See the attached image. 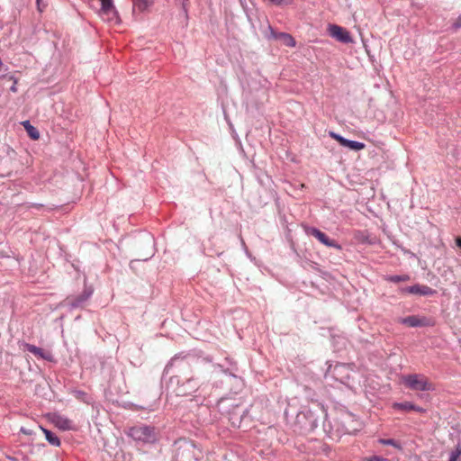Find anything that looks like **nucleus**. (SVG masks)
Wrapping results in <instances>:
<instances>
[{
    "label": "nucleus",
    "mask_w": 461,
    "mask_h": 461,
    "mask_svg": "<svg viewBox=\"0 0 461 461\" xmlns=\"http://www.w3.org/2000/svg\"><path fill=\"white\" fill-rule=\"evenodd\" d=\"M137 446L145 447L154 445L159 440V432L154 427L147 424H138L128 428L125 431Z\"/></svg>",
    "instance_id": "obj_1"
},
{
    "label": "nucleus",
    "mask_w": 461,
    "mask_h": 461,
    "mask_svg": "<svg viewBox=\"0 0 461 461\" xmlns=\"http://www.w3.org/2000/svg\"><path fill=\"white\" fill-rule=\"evenodd\" d=\"M403 384L412 391H434L435 386L422 374H409L402 376Z\"/></svg>",
    "instance_id": "obj_2"
},
{
    "label": "nucleus",
    "mask_w": 461,
    "mask_h": 461,
    "mask_svg": "<svg viewBox=\"0 0 461 461\" xmlns=\"http://www.w3.org/2000/svg\"><path fill=\"white\" fill-rule=\"evenodd\" d=\"M352 366L353 365L350 364H337L332 370V376L342 384L351 388L356 375Z\"/></svg>",
    "instance_id": "obj_3"
},
{
    "label": "nucleus",
    "mask_w": 461,
    "mask_h": 461,
    "mask_svg": "<svg viewBox=\"0 0 461 461\" xmlns=\"http://www.w3.org/2000/svg\"><path fill=\"white\" fill-rule=\"evenodd\" d=\"M169 384L171 385L174 384L178 385L175 390L177 396H186L192 394L193 393L203 391L202 385L199 384L198 379L194 377H191L183 384H179V378L177 376H171L169 379Z\"/></svg>",
    "instance_id": "obj_4"
},
{
    "label": "nucleus",
    "mask_w": 461,
    "mask_h": 461,
    "mask_svg": "<svg viewBox=\"0 0 461 461\" xmlns=\"http://www.w3.org/2000/svg\"><path fill=\"white\" fill-rule=\"evenodd\" d=\"M230 422L233 428L246 429L251 422V418L249 416V409L240 410L239 406H236L230 412Z\"/></svg>",
    "instance_id": "obj_5"
},
{
    "label": "nucleus",
    "mask_w": 461,
    "mask_h": 461,
    "mask_svg": "<svg viewBox=\"0 0 461 461\" xmlns=\"http://www.w3.org/2000/svg\"><path fill=\"white\" fill-rule=\"evenodd\" d=\"M304 230L308 236L314 237L326 247L333 248L338 250L342 249V246L340 244H339L336 240L330 239L323 231L319 230L318 228L307 226L304 228Z\"/></svg>",
    "instance_id": "obj_6"
},
{
    "label": "nucleus",
    "mask_w": 461,
    "mask_h": 461,
    "mask_svg": "<svg viewBox=\"0 0 461 461\" xmlns=\"http://www.w3.org/2000/svg\"><path fill=\"white\" fill-rule=\"evenodd\" d=\"M101 8L99 10L100 17L108 23H118L119 16L114 7L113 0H100Z\"/></svg>",
    "instance_id": "obj_7"
},
{
    "label": "nucleus",
    "mask_w": 461,
    "mask_h": 461,
    "mask_svg": "<svg viewBox=\"0 0 461 461\" xmlns=\"http://www.w3.org/2000/svg\"><path fill=\"white\" fill-rule=\"evenodd\" d=\"M400 323L411 327H433L435 325V321L432 318L426 316H417V315H410L404 318L400 319Z\"/></svg>",
    "instance_id": "obj_8"
},
{
    "label": "nucleus",
    "mask_w": 461,
    "mask_h": 461,
    "mask_svg": "<svg viewBox=\"0 0 461 461\" xmlns=\"http://www.w3.org/2000/svg\"><path fill=\"white\" fill-rule=\"evenodd\" d=\"M328 32L332 38L336 39L339 42L345 44L353 42V39L348 31L339 25L329 24Z\"/></svg>",
    "instance_id": "obj_9"
},
{
    "label": "nucleus",
    "mask_w": 461,
    "mask_h": 461,
    "mask_svg": "<svg viewBox=\"0 0 461 461\" xmlns=\"http://www.w3.org/2000/svg\"><path fill=\"white\" fill-rule=\"evenodd\" d=\"M92 294L93 289L86 286L79 295L68 297L67 305L70 310L79 308L92 296Z\"/></svg>",
    "instance_id": "obj_10"
},
{
    "label": "nucleus",
    "mask_w": 461,
    "mask_h": 461,
    "mask_svg": "<svg viewBox=\"0 0 461 461\" xmlns=\"http://www.w3.org/2000/svg\"><path fill=\"white\" fill-rule=\"evenodd\" d=\"M401 293L402 294H418L422 296H431L437 294V291L432 289L431 287L425 285H420L416 284L411 286L402 287L400 289Z\"/></svg>",
    "instance_id": "obj_11"
},
{
    "label": "nucleus",
    "mask_w": 461,
    "mask_h": 461,
    "mask_svg": "<svg viewBox=\"0 0 461 461\" xmlns=\"http://www.w3.org/2000/svg\"><path fill=\"white\" fill-rule=\"evenodd\" d=\"M24 348L34 356L41 357L49 362H55L53 355L49 351H44L42 348L29 343L24 344Z\"/></svg>",
    "instance_id": "obj_12"
},
{
    "label": "nucleus",
    "mask_w": 461,
    "mask_h": 461,
    "mask_svg": "<svg viewBox=\"0 0 461 461\" xmlns=\"http://www.w3.org/2000/svg\"><path fill=\"white\" fill-rule=\"evenodd\" d=\"M52 422L57 428L62 430H71L74 429L73 421L60 414H55L53 416Z\"/></svg>",
    "instance_id": "obj_13"
},
{
    "label": "nucleus",
    "mask_w": 461,
    "mask_h": 461,
    "mask_svg": "<svg viewBox=\"0 0 461 461\" xmlns=\"http://www.w3.org/2000/svg\"><path fill=\"white\" fill-rule=\"evenodd\" d=\"M270 36L275 40L282 41L283 43L287 47H294L296 45L295 40L289 33L276 32L273 29L270 28Z\"/></svg>",
    "instance_id": "obj_14"
},
{
    "label": "nucleus",
    "mask_w": 461,
    "mask_h": 461,
    "mask_svg": "<svg viewBox=\"0 0 461 461\" xmlns=\"http://www.w3.org/2000/svg\"><path fill=\"white\" fill-rule=\"evenodd\" d=\"M393 408L398 411H415L420 413H425L426 409L412 403L411 402H393Z\"/></svg>",
    "instance_id": "obj_15"
},
{
    "label": "nucleus",
    "mask_w": 461,
    "mask_h": 461,
    "mask_svg": "<svg viewBox=\"0 0 461 461\" xmlns=\"http://www.w3.org/2000/svg\"><path fill=\"white\" fill-rule=\"evenodd\" d=\"M188 365L187 361H185V357H181L180 356H175L170 362L166 366L163 375H166L169 373L172 366H176L178 367H184Z\"/></svg>",
    "instance_id": "obj_16"
},
{
    "label": "nucleus",
    "mask_w": 461,
    "mask_h": 461,
    "mask_svg": "<svg viewBox=\"0 0 461 461\" xmlns=\"http://www.w3.org/2000/svg\"><path fill=\"white\" fill-rule=\"evenodd\" d=\"M41 430H42V432L45 435L46 440L51 446H54V447H59L60 446V439H59V438L55 433H53L50 429H47L42 428V427H41Z\"/></svg>",
    "instance_id": "obj_17"
},
{
    "label": "nucleus",
    "mask_w": 461,
    "mask_h": 461,
    "mask_svg": "<svg viewBox=\"0 0 461 461\" xmlns=\"http://www.w3.org/2000/svg\"><path fill=\"white\" fill-rule=\"evenodd\" d=\"M343 147L348 148L351 150H361L365 149L366 145L363 142L357 141V140H352L346 138L344 140V143L342 145Z\"/></svg>",
    "instance_id": "obj_18"
},
{
    "label": "nucleus",
    "mask_w": 461,
    "mask_h": 461,
    "mask_svg": "<svg viewBox=\"0 0 461 461\" xmlns=\"http://www.w3.org/2000/svg\"><path fill=\"white\" fill-rule=\"evenodd\" d=\"M153 4V0H134L133 8L140 12L147 10Z\"/></svg>",
    "instance_id": "obj_19"
},
{
    "label": "nucleus",
    "mask_w": 461,
    "mask_h": 461,
    "mask_svg": "<svg viewBox=\"0 0 461 461\" xmlns=\"http://www.w3.org/2000/svg\"><path fill=\"white\" fill-rule=\"evenodd\" d=\"M188 2L189 0H176L177 5L182 9V15L185 20V25H187L188 21Z\"/></svg>",
    "instance_id": "obj_20"
},
{
    "label": "nucleus",
    "mask_w": 461,
    "mask_h": 461,
    "mask_svg": "<svg viewBox=\"0 0 461 461\" xmlns=\"http://www.w3.org/2000/svg\"><path fill=\"white\" fill-rule=\"evenodd\" d=\"M385 280L391 283H400L410 280L409 275H392L385 276Z\"/></svg>",
    "instance_id": "obj_21"
},
{
    "label": "nucleus",
    "mask_w": 461,
    "mask_h": 461,
    "mask_svg": "<svg viewBox=\"0 0 461 461\" xmlns=\"http://www.w3.org/2000/svg\"><path fill=\"white\" fill-rule=\"evenodd\" d=\"M378 442L384 446H392L398 450L402 449L401 443L393 438H379Z\"/></svg>",
    "instance_id": "obj_22"
},
{
    "label": "nucleus",
    "mask_w": 461,
    "mask_h": 461,
    "mask_svg": "<svg viewBox=\"0 0 461 461\" xmlns=\"http://www.w3.org/2000/svg\"><path fill=\"white\" fill-rule=\"evenodd\" d=\"M460 456H461V445L457 444L456 448L450 452L449 458L447 461H456Z\"/></svg>",
    "instance_id": "obj_23"
},
{
    "label": "nucleus",
    "mask_w": 461,
    "mask_h": 461,
    "mask_svg": "<svg viewBox=\"0 0 461 461\" xmlns=\"http://www.w3.org/2000/svg\"><path fill=\"white\" fill-rule=\"evenodd\" d=\"M27 133L30 136V138L33 140H36L40 138V132L37 128L34 126H29L27 127Z\"/></svg>",
    "instance_id": "obj_24"
},
{
    "label": "nucleus",
    "mask_w": 461,
    "mask_h": 461,
    "mask_svg": "<svg viewBox=\"0 0 461 461\" xmlns=\"http://www.w3.org/2000/svg\"><path fill=\"white\" fill-rule=\"evenodd\" d=\"M330 136L336 140L341 146L343 145L344 143V140H346L345 137L341 136L340 134L337 133V132H334V131H330Z\"/></svg>",
    "instance_id": "obj_25"
},
{
    "label": "nucleus",
    "mask_w": 461,
    "mask_h": 461,
    "mask_svg": "<svg viewBox=\"0 0 461 461\" xmlns=\"http://www.w3.org/2000/svg\"><path fill=\"white\" fill-rule=\"evenodd\" d=\"M271 4L281 6V5H291L293 3V0H268Z\"/></svg>",
    "instance_id": "obj_26"
},
{
    "label": "nucleus",
    "mask_w": 461,
    "mask_h": 461,
    "mask_svg": "<svg viewBox=\"0 0 461 461\" xmlns=\"http://www.w3.org/2000/svg\"><path fill=\"white\" fill-rule=\"evenodd\" d=\"M366 461H390L388 458L381 456H372L366 458Z\"/></svg>",
    "instance_id": "obj_27"
},
{
    "label": "nucleus",
    "mask_w": 461,
    "mask_h": 461,
    "mask_svg": "<svg viewBox=\"0 0 461 461\" xmlns=\"http://www.w3.org/2000/svg\"><path fill=\"white\" fill-rule=\"evenodd\" d=\"M221 371L225 375H228L231 376V377L237 378V375L233 373V372L237 371L236 367L231 368V369H221Z\"/></svg>",
    "instance_id": "obj_28"
},
{
    "label": "nucleus",
    "mask_w": 461,
    "mask_h": 461,
    "mask_svg": "<svg viewBox=\"0 0 461 461\" xmlns=\"http://www.w3.org/2000/svg\"><path fill=\"white\" fill-rule=\"evenodd\" d=\"M452 28L456 31L461 28V15L456 19V21L452 24Z\"/></svg>",
    "instance_id": "obj_29"
},
{
    "label": "nucleus",
    "mask_w": 461,
    "mask_h": 461,
    "mask_svg": "<svg viewBox=\"0 0 461 461\" xmlns=\"http://www.w3.org/2000/svg\"><path fill=\"white\" fill-rule=\"evenodd\" d=\"M42 0H36L37 9L40 13L43 12V9L45 8V5L41 4Z\"/></svg>",
    "instance_id": "obj_30"
},
{
    "label": "nucleus",
    "mask_w": 461,
    "mask_h": 461,
    "mask_svg": "<svg viewBox=\"0 0 461 461\" xmlns=\"http://www.w3.org/2000/svg\"><path fill=\"white\" fill-rule=\"evenodd\" d=\"M456 244L457 247H459L461 249V237H457L456 239Z\"/></svg>",
    "instance_id": "obj_31"
},
{
    "label": "nucleus",
    "mask_w": 461,
    "mask_h": 461,
    "mask_svg": "<svg viewBox=\"0 0 461 461\" xmlns=\"http://www.w3.org/2000/svg\"><path fill=\"white\" fill-rule=\"evenodd\" d=\"M76 393H77V395H78V396H84V395H86V393H84L83 391H77V392H76Z\"/></svg>",
    "instance_id": "obj_32"
},
{
    "label": "nucleus",
    "mask_w": 461,
    "mask_h": 461,
    "mask_svg": "<svg viewBox=\"0 0 461 461\" xmlns=\"http://www.w3.org/2000/svg\"><path fill=\"white\" fill-rule=\"evenodd\" d=\"M15 84H16V82H14V84L10 87V90H11L12 92H16V86H15Z\"/></svg>",
    "instance_id": "obj_33"
},
{
    "label": "nucleus",
    "mask_w": 461,
    "mask_h": 461,
    "mask_svg": "<svg viewBox=\"0 0 461 461\" xmlns=\"http://www.w3.org/2000/svg\"><path fill=\"white\" fill-rule=\"evenodd\" d=\"M23 125H24V127H25V129H26V130H27V127L32 126V125L30 124V122H29V121H25V122H23Z\"/></svg>",
    "instance_id": "obj_34"
},
{
    "label": "nucleus",
    "mask_w": 461,
    "mask_h": 461,
    "mask_svg": "<svg viewBox=\"0 0 461 461\" xmlns=\"http://www.w3.org/2000/svg\"><path fill=\"white\" fill-rule=\"evenodd\" d=\"M149 241L153 242V238L151 236H149Z\"/></svg>",
    "instance_id": "obj_35"
}]
</instances>
